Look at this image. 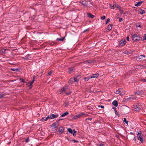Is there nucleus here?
Listing matches in <instances>:
<instances>
[{"label": "nucleus", "mask_w": 146, "mask_h": 146, "mask_svg": "<svg viewBox=\"0 0 146 146\" xmlns=\"http://www.w3.org/2000/svg\"><path fill=\"white\" fill-rule=\"evenodd\" d=\"M125 92L123 89H119L116 91V93L121 95H123L125 94Z\"/></svg>", "instance_id": "1"}, {"label": "nucleus", "mask_w": 146, "mask_h": 146, "mask_svg": "<svg viewBox=\"0 0 146 146\" xmlns=\"http://www.w3.org/2000/svg\"><path fill=\"white\" fill-rule=\"evenodd\" d=\"M132 38L133 40L135 42H137L140 39V37L137 34L133 35Z\"/></svg>", "instance_id": "2"}, {"label": "nucleus", "mask_w": 146, "mask_h": 146, "mask_svg": "<svg viewBox=\"0 0 146 146\" xmlns=\"http://www.w3.org/2000/svg\"><path fill=\"white\" fill-rule=\"evenodd\" d=\"M84 115H88L87 114L84 113H83L81 112L80 114L74 116L73 117V119H76L79 118Z\"/></svg>", "instance_id": "3"}, {"label": "nucleus", "mask_w": 146, "mask_h": 146, "mask_svg": "<svg viewBox=\"0 0 146 146\" xmlns=\"http://www.w3.org/2000/svg\"><path fill=\"white\" fill-rule=\"evenodd\" d=\"M78 81V80L76 78H71L68 81V83L69 85H72L73 84L74 82H77Z\"/></svg>", "instance_id": "4"}, {"label": "nucleus", "mask_w": 146, "mask_h": 146, "mask_svg": "<svg viewBox=\"0 0 146 146\" xmlns=\"http://www.w3.org/2000/svg\"><path fill=\"white\" fill-rule=\"evenodd\" d=\"M137 139L140 141L141 143H143V140L142 136L141 135V133H138L137 136Z\"/></svg>", "instance_id": "5"}, {"label": "nucleus", "mask_w": 146, "mask_h": 146, "mask_svg": "<svg viewBox=\"0 0 146 146\" xmlns=\"http://www.w3.org/2000/svg\"><path fill=\"white\" fill-rule=\"evenodd\" d=\"M67 88H66L63 87L61 89V90L60 91V92L58 93L59 94H63L67 89Z\"/></svg>", "instance_id": "6"}, {"label": "nucleus", "mask_w": 146, "mask_h": 146, "mask_svg": "<svg viewBox=\"0 0 146 146\" xmlns=\"http://www.w3.org/2000/svg\"><path fill=\"white\" fill-rule=\"evenodd\" d=\"M95 60H88L85 61L83 62V63L85 64H91L95 62Z\"/></svg>", "instance_id": "7"}, {"label": "nucleus", "mask_w": 146, "mask_h": 146, "mask_svg": "<svg viewBox=\"0 0 146 146\" xmlns=\"http://www.w3.org/2000/svg\"><path fill=\"white\" fill-rule=\"evenodd\" d=\"M82 4V5L84 7H86L87 6L88 3V2L86 1L79 2Z\"/></svg>", "instance_id": "8"}, {"label": "nucleus", "mask_w": 146, "mask_h": 146, "mask_svg": "<svg viewBox=\"0 0 146 146\" xmlns=\"http://www.w3.org/2000/svg\"><path fill=\"white\" fill-rule=\"evenodd\" d=\"M35 76H34L33 77V80L31 82H29L28 83V86L30 87V88H31L32 87V84L34 82V80H35Z\"/></svg>", "instance_id": "9"}, {"label": "nucleus", "mask_w": 146, "mask_h": 146, "mask_svg": "<svg viewBox=\"0 0 146 146\" xmlns=\"http://www.w3.org/2000/svg\"><path fill=\"white\" fill-rule=\"evenodd\" d=\"M133 110L135 111H139L140 109V108L137 107V106H134L133 107Z\"/></svg>", "instance_id": "10"}, {"label": "nucleus", "mask_w": 146, "mask_h": 146, "mask_svg": "<svg viewBox=\"0 0 146 146\" xmlns=\"http://www.w3.org/2000/svg\"><path fill=\"white\" fill-rule=\"evenodd\" d=\"M99 74L98 73H96L94 74H91L90 76L91 78H97L99 76Z\"/></svg>", "instance_id": "11"}, {"label": "nucleus", "mask_w": 146, "mask_h": 146, "mask_svg": "<svg viewBox=\"0 0 146 146\" xmlns=\"http://www.w3.org/2000/svg\"><path fill=\"white\" fill-rule=\"evenodd\" d=\"M138 14L141 15H143L145 13V11L143 9H141L138 11Z\"/></svg>", "instance_id": "12"}, {"label": "nucleus", "mask_w": 146, "mask_h": 146, "mask_svg": "<svg viewBox=\"0 0 146 146\" xmlns=\"http://www.w3.org/2000/svg\"><path fill=\"white\" fill-rule=\"evenodd\" d=\"M135 94H137L138 95H141L142 94H144V92L142 91H137L135 93Z\"/></svg>", "instance_id": "13"}, {"label": "nucleus", "mask_w": 146, "mask_h": 146, "mask_svg": "<svg viewBox=\"0 0 146 146\" xmlns=\"http://www.w3.org/2000/svg\"><path fill=\"white\" fill-rule=\"evenodd\" d=\"M126 41L125 40H121L119 42V45L121 46H123L125 44Z\"/></svg>", "instance_id": "14"}, {"label": "nucleus", "mask_w": 146, "mask_h": 146, "mask_svg": "<svg viewBox=\"0 0 146 146\" xmlns=\"http://www.w3.org/2000/svg\"><path fill=\"white\" fill-rule=\"evenodd\" d=\"M58 116V115H55L54 114H52L50 116V119H52L57 117Z\"/></svg>", "instance_id": "15"}, {"label": "nucleus", "mask_w": 146, "mask_h": 146, "mask_svg": "<svg viewBox=\"0 0 146 146\" xmlns=\"http://www.w3.org/2000/svg\"><path fill=\"white\" fill-rule=\"evenodd\" d=\"M143 2V1H140L138 2L137 4H135V5L136 7L139 6L141 5Z\"/></svg>", "instance_id": "16"}, {"label": "nucleus", "mask_w": 146, "mask_h": 146, "mask_svg": "<svg viewBox=\"0 0 146 146\" xmlns=\"http://www.w3.org/2000/svg\"><path fill=\"white\" fill-rule=\"evenodd\" d=\"M112 104L113 105L115 106V107H117L118 106V103L117 101L114 100V101L112 103Z\"/></svg>", "instance_id": "17"}, {"label": "nucleus", "mask_w": 146, "mask_h": 146, "mask_svg": "<svg viewBox=\"0 0 146 146\" xmlns=\"http://www.w3.org/2000/svg\"><path fill=\"white\" fill-rule=\"evenodd\" d=\"M88 17L90 18H93L94 17V16L91 14L90 13H87Z\"/></svg>", "instance_id": "18"}, {"label": "nucleus", "mask_w": 146, "mask_h": 146, "mask_svg": "<svg viewBox=\"0 0 146 146\" xmlns=\"http://www.w3.org/2000/svg\"><path fill=\"white\" fill-rule=\"evenodd\" d=\"M69 114V113L68 112H66L62 114L61 116V117H64L65 116H66L68 115Z\"/></svg>", "instance_id": "19"}, {"label": "nucleus", "mask_w": 146, "mask_h": 146, "mask_svg": "<svg viewBox=\"0 0 146 146\" xmlns=\"http://www.w3.org/2000/svg\"><path fill=\"white\" fill-rule=\"evenodd\" d=\"M64 131V129L62 127H60L58 129L59 132L62 133Z\"/></svg>", "instance_id": "20"}, {"label": "nucleus", "mask_w": 146, "mask_h": 146, "mask_svg": "<svg viewBox=\"0 0 146 146\" xmlns=\"http://www.w3.org/2000/svg\"><path fill=\"white\" fill-rule=\"evenodd\" d=\"M145 57V56L143 55H141L140 56H139L138 57V58L139 59H143Z\"/></svg>", "instance_id": "21"}, {"label": "nucleus", "mask_w": 146, "mask_h": 146, "mask_svg": "<svg viewBox=\"0 0 146 146\" xmlns=\"http://www.w3.org/2000/svg\"><path fill=\"white\" fill-rule=\"evenodd\" d=\"M30 56V55H29V54L25 56V57L24 58V59L26 60H27L29 59V57Z\"/></svg>", "instance_id": "22"}, {"label": "nucleus", "mask_w": 146, "mask_h": 146, "mask_svg": "<svg viewBox=\"0 0 146 146\" xmlns=\"http://www.w3.org/2000/svg\"><path fill=\"white\" fill-rule=\"evenodd\" d=\"M64 37H62L60 38H57L56 39V40L58 41H64Z\"/></svg>", "instance_id": "23"}, {"label": "nucleus", "mask_w": 146, "mask_h": 146, "mask_svg": "<svg viewBox=\"0 0 146 146\" xmlns=\"http://www.w3.org/2000/svg\"><path fill=\"white\" fill-rule=\"evenodd\" d=\"M74 70V69L72 68H70L68 70V72L69 73H71Z\"/></svg>", "instance_id": "24"}, {"label": "nucleus", "mask_w": 146, "mask_h": 146, "mask_svg": "<svg viewBox=\"0 0 146 146\" xmlns=\"http://www.w3.org/2000/svg\"><path fill=\"white\" fill-rule=\"evenodd\" d=\"M112 25L111 24H110L108 26V30L110 31L111 29L112 28Z\"/></svg>", "instance_id": "25"}, {"label": "nucleus", "mask_w": 146, "mask_h": 146, "mask_svg": "<svg viewBox=\"0 0 146 146\" xmlns=\"http://www.w3.org/2000/svg\"><path fill=\"white\" fill-rule=\"evenodd\" d=\"M11 70L12 71L15 72H17L19 70V69L18 68H11Z\"/></svg>", "instance_id": "26"}, {"label": "nucleus", "mask_w": 146, "mask_h": 146, "mask_svg": "<svg viewBox=\"0 0 146 146\" xmlns=\"http://www.w3.org/2000/svg\"><path fill=\"white\" fill-rule=\"evenodd\" d=\"M68 131L70 133H73V131L70 128H69L68 129Z\"/></svg>", "instance_id": "27"}, {"label": "nucleus", "mask_w": 146, "mask_h": 146, "mask_svg": "<svg viewBox=\"0 0 146 146\" xmlns=\"http://www.w3.org/2000/svg\"><path fill=\"white\" fill-rule=\"evenodd\" d=\"M123 121L125 122L127 125H128V121L125 118H124Z\"/></svg>", "instance_id": "28"}, {"label": "nucleus", "mask_w": 146, "mask_h": 146, "mask_svg": "<svg viewBox=\"0 0 146 146\" xmlns=\"http://www.w3.org/2000/svg\"><path fill=\"white\" fill-rule=\"evenodd\" d=\"M7 50L6 49H5L3 48V49L1 50V52H2V53H5V51Z\"/></svg>", "instance_id": "29"}, {"label": "nucleus", "mask_w": 146, "mask_h": 146, "mask_svg": "<svg viewBox=\"0 0 146 146\" xmlns=\"http://www.w3.org/2000/svg\"><path fill=\"white\" fill-rule=\"evenodd\" d=\"M73 131H74V133H73V135L74 136H75V135L76 134V133H77V132L76 131H75V130H73Z\"/></svg>", "instance_id": "30"}, {"label": "nucleus", "mask_w": 146, "mask_h": 146, "mask_svg": "<svg viewBox=\"0 0 146 146\" xmlns=\"http://www.w3.org/2000/svg\"><path fill=\"white\" fill-rule=\"evenodd\" d=\"M19 80L21 82H25V81H24V80L23 79H22V78H20Z\"/></svg>", "instance_id": "31"}, {"label": "nucleus", "mask_w": 146, "mask_h": 146, "mask_svg": "<svg viewBox=\"0 0 146 146\" xmlns=\"http://www.w3.org/2000/svg\"><path fill=\"white\" fill-rule=\"evenodd\" d=\"M110 21V19L109 18H108L106 21V24H107Z\"/></svg>", "instance_id": "32"}, {"label": "nucleus", "mask_w": 146, "mask_h": 146, "mask_svg": "<svg viewBox=\"0 0 146 146\" xmlns=\"http://www.w3.org/2000/svg\"><path fill=\"white\" fill-rule=\"evenodd\" d=\"M29 141V138H27L25 140V142H26V143H27Z\"/></svg>", "instance_id": "33"}, {"label": "nucleus", "mask_w": 146, "mask_h": 146, "mask_svg": "<svg viewBox=\"0 0 146 146\" xmlns=\"http://www.w3.org/2000/svg\"><path fill=\"white\" fill-rule=\"evenodd\" d=\"M136 27H139L140 28H141L142 27L141 26V25L139 24H138L136 25Z\"/></svg>", "instance_id": "34"}, {"label": "nucleus", "mask_w": 146, "mask_h": 146, "mask_svg": "<svg viewBox=\"0 0 146 146\" xmlns=\"http://www.w3.org/2000/svg\"><path fill=\"white\" fill-rule=\"evenodd\" d=\"M123 19L121 18H120L119 19V21L120 22H121L123 21Z\"/></svg>", "instance_id": "35"}, {"label": "nucleus", "mask_w": 146, "mask_h": 146, "mask_svg": "<svg viewBox=\"0 0 146 146\" xmlns=\"http://www.w3.org/2000/svg\"><path fill=\"white\" fill-rule=\"evenodd\" d=\"M146 40V34H145L144 35L143 40Z\"/></svg>", "instance_id": "36"}, {"label": "nucleus", "mask_w": 146, "mask_h": 146, "mask_svg": "<svg viewBox=\"0 0 146 146\" xmlns=\"http://www.w3.org/2000/svg\"><path fill=\"white\" fill-rule=\"evenodd\" d=\"M52 71H50V72H49L48 73V76L51 75V74H52Z\"/></svg>", "instance_id": "37"}, {"label": "nucleus", "mask_w": 146, "mask_h": 146, "mask_svg": "<svg viewBox=\"0 0 146 146\" xmlns=\"http://www.w3.org/2000/svg\"><path fill=\"white\" fill-rule=\"evenodd\" d=\"M106 18V17L105 16H104L102 17H101V18L102 20H104V19Z\"/></svg>", "instance_id": "38"}, {"label": "nucleus", "mask_w": 146, "mask_h": 146, "mask_svg": "<svg viewBox=\"0 0 146 146\" xmlns=\"http://www.w3.org/2000/svg\"><path fill=\"white\" fill-rule=\"evenodd\" d=\"M3 95L2 94H0V99L3 98Z\"/></svg>", "instance_id": "39"}, {"label": "nucleus", "mask_w": 146, "mask_h": 146, "mask_svg": "<svg viewBox=\"0 0 146 146\" xmlns=\"http://www.w3.org/2000/svg\"><path fill=\"white\" fill-rule=\"evenodd\" d=\"M115 7L117 8V9L118 8H119V6L118 5H117V4H115Z\"/></svg>", "instance_id": "40"}, {"label": "nucleus", "mask_w": 146, "mask_h": 146, "mask_svg": "<svg viewBox=\"0 0 146 146\" xmlns=\"http://www.w3.org/2000/svg\"><path fill=\"white\" fill-rule=\"evenodd\" d=\"M92 119V118H86V121L88 120H91Z\"/></svg>", "instance_id": "41"}, {"label": "nucleus", "mask_w": 146, "mask_h": 146, "mask_svg": "<svg viewBox=\"0 0 146 146\" xmlns=\"http://www.w3.org/2000/svg\"><path fill=\"white\" fill-rule=\"evenodd\" d=\"M71 92H69L68 93H66V94L68 95H69L71 94Z\"/></svg>", "instance_id": "42"}, {"label": "nucleus", "mask_w": 146, "mask_h": 146, "mask_svg": "<svg viewBox=\"0 0 146 146\" xmlns=\"http://www.w3.org/2000/svg\"><path fill=\"white\" fill-rule=\"evenodd\" d=\"M99 146H105L104 144H100L98 145Z\"/></svg>", "instance_id": "43"}, {"label": "nucleus", "mask_w": 146, "mask_h": 146, "mask_svg": "<svg viewBox=\"0 0 146 146\" xmlns=\"http://www.w3.org/2000/svg\"><path fill=\"white\" fill-rule=\"evenodd\" d=\"M45 118V117H42L41 119H40V121H44V118Z\"/></svg>", "instance_id": "44"}, {"label": "nucleus", "mask_w": 146, "mask_h": 146, "mask_svg": "<svg viewBox=\"0 0 146 146\" xmlns=\"http://www.w3.org/2000/svg\"><path fill=\"white\" fill-rule=\"evenodd\" d=\"M110 6L111 7V9H114V5H113V6H111V5H110Z\"/></svg>", "instance_id": "45"}, {"label": "nucleus", "mask_w": 146, "mask_h": 146, "mask_svg": "<svg viewBox=\"0 0 146 146\" xmlns=\"http://www.w3.org/2000/svg\"><path fill=\"white\" fill-rule=\"evenodd\" d=\"M74 143H78V141L76 140H72Z\"/></svg>", "instance_id": "46"}, {"label": "nucleus", "mask_w": 146, "mask_h": 146, "mask_svg": "<svg viewBox=\"0 0 146 146\" xmlns=\"http://www.w3.org/2000/svg\"><path fill=\"white\" fill-rule=\"evenodd\" d=\"M84 80L86 81H87L88 80L89 78H84Z\"/></svg>", "instance_id": "47"}, {"label": "nucleus", "mask_w": 146, "mask_h": 146, "mask_svg": "<svg viewBox=\"0 0 146 146\" xmlns=\"http://www.w3.org/2000/svg\"><path fill=\"white\" fill-rule=\"evenodd\" d=\"M98 107H100L102 108H104V106H99Z\"/></svg>", "instance_id": "48"}, {"label": "nucleus", "mask_w": 146, "mask_h": 146, "mask_svg": "<svg viewBox=\"0 0 146 146\" xmlns=\"http://www.w3.org/2000/svg\"><path fill=\"white\" fill-rule=\"evenodd\" d=\"M127 40L128 41H129V36H127Z\"/></svg>", "instance_id": "49"}, {"label": "nucleus", "mask_w": 146, "mask_h": 146, "mask_svg": "<svg viewBox=\"0 0 146 146\" xmlns=\"http://www.w3.org/2000/svg\"><path fill=\"white\" fill-rule=\"evenodd\" d=\"M47 119V120L49 119H50V116H48L47 117H46Z\"/></svg>", "instance_id": "50"}, {"label": "nucleus", "mask_w": 146, "mask_h": 146, "mask_svg": "<svg viewBox=\"0 0 146 146\" xmlns=\"http://www.w3.org/2000/svg\"><path fill=\"white\" fill-rule=\"evenodd\" d=\"M56 125V124L55 123H53L52 125L53 126H55Z\"/></svg>", "instance_id": "51"}, {"label": "nucleus", "mask_w": 146, "mask_h": 146, "mask_svg": "<svg viewBox=\"0 0 146 146\" xmlns=\"http://www.w3.org/2000/svg\"><path fill=\"white\" fill-rule=\"evenodd\" d=\"M142 66V68H146V66Z\"/></svg>", "instance_id": "52"}, {"label": "nucleus", "mask_w": 146, "mask_h": 146, "mask_svg": "<svg viewBox=\"0 0 146 146\" xmlns=\"http://www.w3.org/2000/svg\"><path fill=\"white\" fill-rule=\"evenodd\" d=\"M142 81L143 82H146V79H143L142 80Z\"/></svg>", "instance_id": "53"}, {"label": "nucleus", "mask_w": 146, "mask_h": 146, "mask_svg": "<svg viewBox=\"0 0 146 146\" xmlns=\"http://www.w3.org/2000/svg\"><path fill=\"white\" fill-rule=\"evenodd\" d=\"M65 104H66L65 106H68V103H65Z\"/></svg>", "instance_id": "54"}, {"label": "nucleus", "mask_w": 146, "mask_h": 146, "mask_svg": "<svg viewBox=\"0 0 146 146\" xmlns=\"http://www.w3.org/2000/svg\"><path fill=\"white\" fill-rule=\"evenodd\" d=\"M115 114H117V110H116V109H115Z\"/></svg>", "instance_id": "55"}, {"label": "nucleus", "mask_w": 146, "mask_h": 146, "mask_svg": "<svg viewBox=\"0 0 146 146\" xmlns=\"http://www.w3.org/2000/svg\"><path fill=\"white\" fill-rule=\"evenodd\" d=\"M47 120H48L47 119V118L46 117L44 118V121H46Z\"/></svg>", "instance_id": "56"}, {"label": "nucleus", "mask_w": 146, "mask_h": 146, "mask_svg": "<svg viewBox=\"0 0 146 146\" xmlns=\"http://www.w3.org/2000/svg\"><path fill=\"white\" fill-rule=\"evenodd\" d=\"M118 9H119V11H121V7H119V8H118Z\"/></svg>", "instance_id": "57"}, {"label": "nucleus", "mask_w": 146, "mask_h": 146, "mask_svg": "<svg viewBox=\"0 0 146 146\" xmlns=\"http://www.w3.org/2000/svg\"><path fill=\"white\" fill-rule=\"evenodd\" d=\"M133 98H132L131 97H129V98H128V99L129 100H131V99H133Z\"/></svg>", "instance_id": "58"}, {"label": "nucleus", "mask_w": 146, "mask_h": 146, "mask_svg": "<svg viewBox=\"0 0 146 146\" xmlns=\"http://www.w3.org/2000/svg\"><path fill=\"white\" fill-rule=\"evenodd\" d=\"M87 31V29H86V30H85L84 31H83V33H84L85 32H86V31Z\"/></svg>", "instance_id": "59"}, {"label": "nucleus", "mask_w": 146, "mask_h": 146, "mask_svg": "<svg viewBox=\"0 0 146 146\" xmlns=\"http://www.w3.org/2000/svg\"><path fill=\"white\" fill-rule=\"evenodd\" d=\"M130 134H133V132H131L130 133Z\"/></svg>", "instance_id": "60"}, {"label": "nucleus", "mask_w": 146, "mask_h": 146, "mask_svg": "<svg viewBox=\"0 0 146 146\" xmlns=\"http://www.w3.org/2000/svg\"><path fill=\"white\" fill-rule=\"evenodd\" d=\"M63 119H59V120H62Z\"/></svg>", "instance_id": "61"}, {"label": "nucleus", "mask_w": 146, "mask_h": 146, "mask_svg": "<svg viewBox=\"0 0 146 146\" xmlns=\"http://www.w3.org/2000/svg\"><path fill=\"white\" fill-rule=\"evenodd\" d=\"M135 139V136H134V139Z\"/></svg>", "instance_id": "62"}]
</instances>
